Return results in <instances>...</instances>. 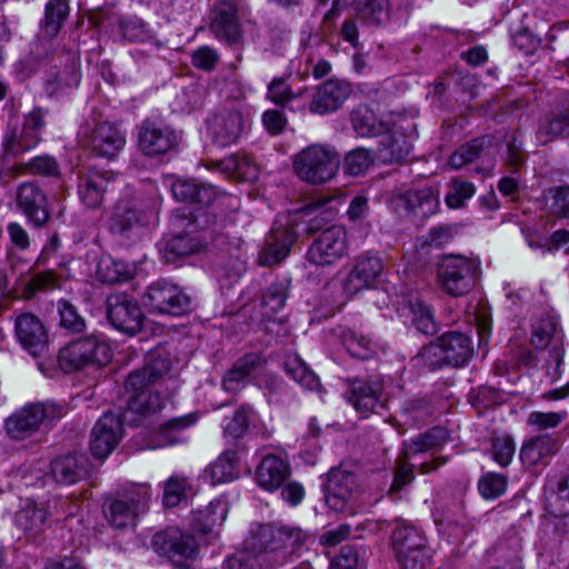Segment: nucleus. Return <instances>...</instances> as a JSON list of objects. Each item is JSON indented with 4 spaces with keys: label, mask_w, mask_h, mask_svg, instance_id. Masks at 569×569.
Masks as SVG:
<instances>
[{
    "label": "nucleus",
    "mask_w": 569,
    "mask_h": 569,
    "mask_svg": "<svg viewBox=\"0 0 569 569\" xmlns=\"http://www.w3.org/2000/svg\"><path fill=\"white\" fill-rule=\"evenodd\" d=\"M170 371V362L164 358L151 360L144 367L131 372L126 380V390L132 392L128 408L139 415L160 411L164 405L157 386L166 379Z\"/></svg>",
    "instance_id": "nucleus-1"
},
{
    "label": "nucleus",
    "mask_w": 569,
    "mask_h": 569,
    "mask_svg": "<svg viewBox=\"0 0 569 569\" xmlns=\"http://www.w3.org/2000/svg\"><path fill=\"white\" fill-rule=\"evenodd\" d=\"M480 274V261L462 254H443L437 264L440 288L452 297L470 292Z\"/></svg>",
    "instance_id": "nucleus-2"
},
{
    "label": "nucleus",
    "mask_w": 569,
    "mask_h": 569,
    "mask_svg": "<svg viewBox=\"0 0 569 569\" xmlns=\"http://www.w3.org/2000/svg\"><path fill=\"white\" fill-rule=\"evenodd\" d=\"M110 345L100 336L90 335L72 340L59 350L58 365L64 372L88 366L103 367L111 361Z\"/></svg>",
    "instance_id": "nucleus-3"
},
{
    "label": "nucleus",
    "mask_w": 569,
    "mask_h": 569,
    "mask_svg": "<svg viewBox=\"0 0 569 569\" xmlns=\"http://www.w3.org/2000/svg\"><path fill=\"white\" fill-rule=\"evenodd\" d=\"M340 158L338 152L328 146L312 144L293 158V171L300 180L321 184L331 180L338 172Z\"/></svg>",
    "instance_id": "nucleus-4"
},
{
    "label": "nucleus",
    "mask_w": 569,
    "mask_h": 569,
    "mask_svg": "<svg viewBox=\"0 0 569 569\" xmlns=\"http://www.w3.org/2000/svg\"><path fill=\"white\" fill-rule=\"evenodd\" d=\"M79 142L94 156L114 159L124 148L126 132L110 121L87 119L78 131Z\"/></svg>",
    "instance_id": "nucleus-5"
},
{
    "label": "nucleus",
    "mask_w": 569,
    "mask_h": 569,
    "mask_svg": "<svg viewBox=\"0 0 569 569\" xmlns=\"http://www.w3.org/2000/svg\"><path fill=\"white\" fill-rule=\"evenodd\" d=\"M64 413V407L54 401L28 403L6 420V430L11 438L22 440L37 432L41 426L61 419Z\"/></svg>",
    "instance_id": "nucleus-6"
},
{
    "label": "nucleus",
    "mask_w": 569,
    "mask_h": 569,
    "mask_svg": "<svg viewBox=\"0 0 569 569\" xmlns=\"http://www.w3.org/2000/svg\"><path fill=\"white\" fill-rule=\"evenodd\" d=\"M150 497L147 485H137L111 499L104 507L108 522L117 529L134 527L138 518L147 512Z\"/></svg>",
    "instance_id": "nucleus-7"
},
{
    "label": "nucleus",
    "mask_w": 569,
    "mask_h": 569,
    "mask_svg": "<svg viewBox=\"0 0 569 569\" xmlns=\"http://www.w3.org/2000/svg\"><path fill=\"white\" fill-rule=\"evenodd\" d=\"M146 303L154 313L180 317L192 310V299L179 286L158 280L148 287Z\"/></svg>",
    "instance_id": "nucleus-8"
},
{
    "label": "nucleus",
    "mask_w": 569,
    "mask_h": 569,
    "mask_svg": "<svg viewBox=\"0 0 569 569\" xmlns=\"http://www.w3.org/2000/svg\"><path fill=\"white\" fill-rule=\"evenodd\" d=\"M346 399L361 417L378 413L386 407L385 385L380 377L346 380Z\"/></svg>",
    "instance_id": "nucleus-9"
},
{
    "label": "nucleus",
    "mask_w": 569,
    "mask_h": 569,
    "mask_svg": "<svg viewBox=\"0 0 569 569\" xmlns=\"http://www.w3.org/2000/svg\"><path fill=\"white\" fill-rule=\"evenodd\" d=\"M439 197L431 188L408 190L392 194L388 200V208L400 219L410 217L427 218L437 212Z\"/></svg>",
    "instance_id": "nucleus-10"
},
{
    "label": "nucleus",
    "mask_w": 569,
    "mask_h": 569,
    "mask_svg": "<svg viewBox=\"0 0 569 569\" xmlns=\"http://www.w3.org/2000/svg\"><path fill=\"white\" fill-rule=\"evenodd\" d=\"M348 252V233L345 227L327 228L309 247L307 259L316 266H330Z\"/></svg>",
    "instance_id": "nucleus-11"
},
{
    "label": "nucleus",
    "mask_w": 569,
    "mask_h": 569,
    "mask_svg": "<svg viewBox=\"0 0 569 569\" xmlns=\"http://www.w3.org/2000/svg\"><path fill=\"white\" fill-rule=\"evenodd\" d=\"M180 137L171 127L146 119L138 127V147L148 157H159L174 150Z\"/></svg>",
    "instance_id": "nucleus-12"
},
{
    "label": "nucleus",
    "mask_w": 569,
    "mask_h": 569,
    "mask_svg": "<svg viewBox=\"0 0 569 569\" xmlns=\"http://www.w3.org/2000/svg\"><path fill=\"white\" fill-rule=\"evenodd\" d=\"M356 475L342 469H331L325 485L326 502L336 512L351 511L357 500Z\"/></svg>",
    "instance_id": "nucleus-13"
},
{
    "label": "nucleus",
    "mask_w": 569,
    "mask_h": 569,
    "mask_svg": "<svg viewBox=\"0 0 569 569\" xmlns=\"http://www.w3.org/2000/svg\"><path fill=\"white\" fill-rule=\"evenodd\" d=\"M151 543L159 556L166 557L170 561L194 559L198 553L194 537L177 527H169L157 532Z\"/></svg>",
    "instance_id": "nucleus-14"
},
{
    "label": "nucleus",
    "mask_w": 569,
    "mask_h": 569,
    "mask_svg": "<svg viewBox=\"0 0 569 569\" xmlns=\"http://www.w3.org/2000/svg\"><path fill=\"white\" fill-rule=\"evenodd\" d=\"M473 355L471 338L462 332L449 331L443 333L436 343L423 351V357L441 356V361L453 367L465 366Z\"/></svg>",
    "instance_id": "nucleus-15"
},
{
    "label": "nucleus",
    "mask_w": 569,
    "mask_h": 569,
    "mask_svg": "<svg viewBox=\"0 0 569 569\" xmlns=\"http://www.w3.org/2000/svg\"><path fill=\"white\" fill-rule=\"evenodd\" d=\"M108 319L119 331L136 335L142 328L143 313L134 299L119 293L108 298Z\"/></svg>",
    "instance_id": "nucleus-16"
},
{
    "label": "nucleus",
    "mask_w": 569,
    "mask_h": 569,
    "mask_svg": "<svg viewBox=\"0 0 569 569\" xmlns=\"http://www.w3.org/2000/svg\"><path fill=\"white\" fill-rule=\"evenodd\" d=\"M243 114L236 109H222L208 119V132L214 144L229 147L238 142L244 131Z\"/></svg>",
    "instance_id": "nucleus-17"
},
{
    "label": "nucleus",
    "mask_w": 569,
    "mask_h": 569,
    "mask_svg": "<svg viewBox=\"0 0 569 569\" xmlns=\"http://www.w3.org/2000/svg\"><path fill=\"white\" fill-rule=\"evenodd\" d=\"M122 437V422L118 415L107 412L91 431L90 451L98 459L107 458Z\"/></svg>",
    "instance_id": "nucleus-18"
},
{
    "label": "nucleus",
    "mask_w": 569,
    "mask_h": 569,
    "mask_svg": "<svg viewBox=\"0 0 569 569\" xmlns=\"http://www.w3.org/2000/svg\"><path fill=\"white\" fill-rule=\"evenodd\" d=\"M381 259L370 252L357 257L352 269L342 281V290L346 296L352 297L368 289L382 271Z\"/></svg>",
    "instance_id": "nucleus-19"
},
{
    "label": "nucleus",
    "mask_w": 569,
    "mask_h": 569,
    "mask_svg": "<svg viewBox=\"0 0 569 569\" xmlns=\"http://www.w3.org/2000/svg\"><path fill=\"white\" fill-rule=\"evenodd\" d=\"M16 202L18 209L33 226L41 227L48 221L47 196L36 182L20 183L16 191Z\"/></svg>",
    "instance_id": "nucleus-20"
},
{
    "label": "nucleus",
    "mask_w": 569,
    "mask_h": 569,
    "mask_svg": "<svg viewBox=\"0 0 569 569\" xmlns=\"http://www.w3.org/2000/svg\"><path fill=\"white\" fill-rule=\"evenodd\" d=\"M16 337L22 348L31 356L43 355L49 345V337L42 321L32 313H21L14 322Z\"/></svg>",
    "instance_id": "nucleus-21"
},
{
    "label": "nucleus",
    "mask_w": 569,
    "mask_h": 569,
    "mask_svg": "<svg viewBox=\"0 0 569 569\" xmlns=\"http://www.w3.org/2000/svg\"><path fill=\"white\" fill-rule=\"evenodd\" d=\"M351 93L349 83L330 79L316 88L309 103L313 114H327L337 111Z\"/></svg>",
    "instance_id": "nucleus-22"
},
{
    "label": "nucleus",
    "mask_w": 569,
    "mask_h": 569,
    "mask_svg": "<svg viewBox=\"0 0 569 569\" xmlns=\"http://www.w3.org/2000/svg\"><path fill=\"white\" fill-rule=\"evenodd\" d=\"M296 240L297 233L293 228L276 220L266 237L264 247L259 256L260 262L262 264H273L282 261L290 253Z\"/></svg>",
    "instance_id": "nucleus-23"
},
{
    "label": "nucleus",
    "mask_w": 569,
    "mask_h": 569,
    "mask_svg": "<svg viewBox=\"0 0 569 569\" xmlns=\"http://www.w3.org/2000/svg\"><path fill=\"white\" fill-rule=\"evenodd\" d=\"M291 475L289 461L281 456L266 455L256 469V481L266 491H276L281 488Z\"/></svg>",
    "instance_id": "nucleus-24"
},
{
    "label": "nucleus",
    "mask_w": 569,
    "mask_h": 569,
    "mask_svg": "<svg viewBox=\"0 0 569 569\" xmlns=\"http://www.w3.org/2000/svg\"><path fill=\"white\" fill-rule=\"evenodd\" d=\"M276 535L277 525L256 523L250 528L249 535L243 541V548L276 567L277 565L273 563L277 550Z\"/></svg>",
    "instance_id": "nucleus-25"
},
{
    "label": "nucleus",
    "mask_w": 569,
    "mask_h": 569,
    "mask_svg": "<svg viewBox=\"0 0 569 569\" xmlns=\"http://www.w3.org/2000/svg\"><path fill=\"white\" fill-rule=\"evenodd\" d=\"M14 523L29 540H38L41 535L50 527L43 503H37L28 500L16 512Z\"/></svg>",
    "instance_id": "nucleus-26"
},
{
    "label": "nucleus",
    "mask_w": 569,
    "mask_h": 569,
    "mask_svg": "<svg viewBox=\"0 0 569 569\" xmlns=\"http://www.w3.org/2000/svg\"><path fill=\"white\" fill-rule=\"evenodd\" d=\"M109 182L110 178L108 173L96 169H89L88 171L80 173L78 194L81 202L90 209L99 208L104 200Z\"/></svg>",
    "instance_id": "nucleus-27"
},
{
    "label": "nucleus",
    "mask_w": 569,
    "mask_h": 569,
    "mask_svg": "<svg viewBox=\"0 0 569 569\" xmlns=\"http://www.w3.org/2000/svg\"><path fill=\"white\" fill-rule=\"evenodd\" d=\"M217 38L236 42L239 38L238 7L232 0L218 2L210 26Z\"/></svg>",
    "instance_id": "nucleus-28"
},
{
    "label": "nucleus",
    "mask_w": 569,
    "mask_h": 569,
    "mask_svg": "<svg viewBox=\"0 0 569 569\" xmlns=\"http://www.w3.org/2000/svg\"><path fill=\"white\" fill-rule=\"evenodd\" d=\"M171 192L180 202L198 203L201 206L211 204L217 197V191L208 184H200L189 179H176L171 183Z\"/></svg>",
    "instance_id": "nucleus-29"
},
{
    "label": "nucleus",
    "mask_w": 569,
    "mask_h": 569,
    "mask_svg": "<svg viewBox=\"0 0 569 569\" xmlns=\"http://www.w3.org/2000/svg\"><path fill=\"white\" fill-rule=\"evenodd\" d=\"M307 539L308 535L300 528L277 526V550L273 563L281 566L289 561L305 546Z\"/></svg>",
    "instance_id": "nucleus-30"
},
{
    "label": "nucleus",
    "mask_w": 569,
    "mask_h": 569,
    "mask_svg": "<svg viewBox=\"0 0 569 569\" xmlns=\"http://www.w3.org/2000/svg\"><path fill=\"white\" fill-rule=\"evenodd\" d=\"M51 478L62 485H72L87 476V459L83 456H63L54 459L50 468Z\"/></svg>",
    "instance_id": "nucleus-31"
},
{
    "label": "nucleus",
    "mask_w": 569,
    "mask_h": 569,
    "mask_svg": "<svg viewBox=\"0 0 569 569\" xmlns=\"http://www.w3.org/2000/svg\"><path fill=\"white\" fill-rule=\"evenodd\" d=\"M203 247V237L189 231L183 234H176L167 240L160 253L166 262L172 263L180 257L199 252Z\"/></svg>",
    "instance_id": "nucleus-32"
},
{
    "label": "nucleus",
    "mask_w": 569,
    "mask_h": 569,
    "mask_svg": "<svg viewBox=\"0 0 569 569\" xmlns=\"http://www.w3.org/2000/svg\"><path fill=\"white\" fill-rule=\"evenodd\" d=\"M149 211L137 203L118 204L112 214L110 230L119 236L128 237L129 232L147 219Z\"/></svg>",
    "instance_id": "nucleus-33"
},
{
    "label": "nucleus",
    "mask_w": 569,
    "mask_h": 569,
    "mask_svg": "<svg viewBox=\"0 0 569 569\" xmlns=\"http://www.w3.org/2000/svg\"><path fill=\"white\" fill-rule=\"evenodd\" d=\"M197 420V415L190 413L161 423L149 448L157 449L180 442V432L194 425Z\"/></svg>",
    "instance_id": "nucleus-34"
},
{
    "label": "nucleus",
    "mask_w": 569,
    "mask_h": 569,
    "mask_svg": "<svg viewBox=\"0 0 569 569\" xmlns=\"http://www.w3.org/2000/svg\"><path fill=\"white\" fill-rule=\"evenodd\" d=\"M546 510L555 518L569 517V476L546 485Z\"/></svg>",
    "instance_id": "nucleus-35"
},
{
    "label": "nucleus",
    "mask_w": 569,
    "mask_h": 569,
    "mask_svg": "<svg viewBox=\"0 0 569 569\" xmlns=\"http://www.w3.org/2000/svg\"><path fill=\"white\" fill-rule=\"evenodd\" d=\"M558 450L557 439L551 435H540L527 443L520 450V459L525 465L537 466L546 458L553 456Z\"/></svg>",
    "instance_id": "nucleus-36"
},
{
    "label": "nucleus",
    "mask_w": 569,
    "mask_h": 569,
    "mask_svg": "<svg viewBox=\"0 0 569 569\" xmlns=\"http://www.w3.org/2000/svg\"><path fill=\"white\" fill-rule=\"evenodd\" d=\"M337 203L335 198L320 197L308 204L305 211L312 217L307 223V232L315 233L332 222L338 214Z\"/></svg>",
    "instance_id": "nucleus-37"
},
{
    "label": "nucleus",
    "mask_w": 569,
    "mask_h": 569,
    "mask_svg": "<svg viewBox=\"0 0 569 569\" xmlns=\"http://www.w3.org/2000/svg\"><path fill=\"white\" fill-rule=\"evenodd\" d=\"M44 110L36 107L26 116L21 136L16 144L11 147L13 153L24 152L39 143V132L44 126Z\"/></svg>",
    "instance_id": "nucleus-38"
},
{
    "label": "nucleus",
    "mask_w": 569,
    "mask_h": 569,
    "mask_svg": "<svg viewBox=\"0 0 569 569\" xmlns=\"http://www.w3.org/2000/svg\"><path fill=\"white\" fill-rule=\"evenodd\" d=\"M351 124L360 137L379 136L388 130V124L366 104H360L351 113Z\"/></svg>",
    "instance_id": "nucleus-39"
},
{
    "label": "nucleus",
    "mask_w": 569,
    "mask_h": 569,
    "mask_svg": "<svg viewBox=\"0 0 569 569\" xmlns=\"http://www.w3.org/2000/svg\"><path fill=\"white\" fill-rule=\"evenodd\" d=\"M203 477L209 480L211 485L234 480L238 477L237 453L231 450L221 453L204 469Z\"/></svg>",
    "instance_id": "nucleus-40"
},
{
    "label": "nucleus",
    "mask_w": 569,
    "mask_h": 569,
    "mask_svg": "<svg viewBox=\"0 0 569 569\" xmlns=\"http://www.w3.org/2000/svg\"><path fill=\"white\" fill-rule=\"evenodd\" d=\"M357 18L370 27L385 24L390 18L388 0H358L355 2Z\"/></svg>",
    "instance_id": "nucleus-41"
},
{
    "label": "nucleus",
    "mask_w": 569,
    "mask_h": 569,
    "mask_svg": "<svg viewBox=\"0 0 569 569\" xmlns=\"http://www.w3.org/2000/svg\"><path fill=\"white\" fill-rule=\"evenodd\" d=\"M96 276L99 281L113 284L129 280L132 270L122 260H116L111 256H102L97 263Z\"/></svg>",
    "instance_id": "nucleus-42"
},
{
    "label": "nucleus",
    "mask_w": 569,
    "mask_h": 569,
    "mask_svg": "<svg viewBox=\"0 0 569 569\" xmlns=\"http://www.w3.org/2000/svg\"><path fill=\"white\" fill-rule=\"evenodd\" d=\"M410 321L416 329L425 335H435L438 325L435 320L432 308L420 298L410 300L406 307Z\"/></svg>",
    "instance_id": "nucleus-43"
},
{
    "label": "nucleus",
    "mask_w": 569,
    "mask_h": 569,
    "mask_svg": "<svg viewBox=\"0 0 569 569\" xmlns=\"http://www.w3.org/2000/svg\"><path fill=\"white\" fill-rule=\"evenodd\" d=\"M70 7L68 0H49L44 7V16L40 22L42 31L54 37L59 33L64 21L69 17Z\"/></svg>",
    "instance_id": "nucleus-44"
},
{
    "label": "nucleus",
    "mask_w": 569,
    "mask_h": 569,
    "mask_svg": "<svg viewBox=\"0 0 569 569\" xmlns=\"http://www.w3.org/2000/svg\"><path fill=\"white\" fill-rule=\"evenodd\" d=\"M392 546L396 557H399L427 546V540L417 528L401 525L392 532Z\"/></svg>",
    "instance_id": "nucleus-45"
},
{
    "label": "nucleus",
    "mask_w": 569,
    "mask_h": 569,
    "mask_svg": "<svg viewBox=\"0 0 569 569\" xmlns=\"http://www.w3.org/2000/svg\"><path fill=\"white\" fill-rule=\"evenodd\" d=\"M569 134V111H559L547 116L539 124L537 139L547 143L556 138Z\"/></svg>",
    "instance_id": "nucleus-46"
},
{
    "label": "nucleus",
    "mask_w": 569,
    "mask_h": 569,
    "mask_svg": "<svg viewBox=\"0 0 569 569\" xmlns=\"http://www.w3.org/2000/svg\"><path fill=\"white\" fill-rule=\"evenodd\" d=\"M412 146L402 134H391L380 141L379 158L383 162H400L411 152Z\"/></svg>",
    "instance_id": "nucleus-47"
},
{
    "label": "nucleus",
    "mask_w": 569,
    "mask_h": 569,
    "mask_svg": "<svg viewBox=\"0 0 569 569\" xmlns=\"http://www.w3.org/2000/svg\"><path fill=\"white\" fill-rule=\"evenodd\" d=\"M226 516V505L221 501H212L204 509L197 511L193 527L198 531L209 533L224 521Z\"/></svg>",
    "instance_id": "nucleus-48"
},
{
    "label": "nucleus",
    "mask_w": 569,
    "mask_h": 569,
    "mask_svg": "<svg viewBox=\"0 0 569 569\" xmlns=\"http://www.w3.org/2000/svg\"><path fill=\"white\" fill-rule=\"evenodd\" d=\"M80 73L74 63L66 64L61 69H52L46 80V90L49 94H54L66 88L78 86Z\"/></svg>",
    "instance_id": "nucleus-49"
},
{
    "label": "nucleus",
    "mask_w": 569,
    "mask_h": 569,
    "mask_svg": "<svg viewBox=\"0 0 569 569\" xmlns=\"http://www.w3.org/2000/svg\"><path fill=\"white\" fill-rule=\"evenodd\" d=\"M491 146V139L489 137H479L471 141L462 144L449 159V163L452 168L459 169L481 154L482 151Z\"/></svg>",
    "instance_id": "nucleus-50"
},
{
    "label": "nucleus",
    "mask_w": 569,
    "mask_h": 569,
    "mask_svg": "<svg viewBox=\"0 0 569 569\" xmlns=\"http://www.w3.org/2000/svg\"><path fill=\"white\" fill-rule=\"evenodd\" d=\"M288 281L278 280L272 282L262 295V312L266 317L279 312L288 298Z\"/></svg>",
    "instance_id": "nucleus-51"
},
{
    "label": "nucleus",
    "mask_w": 569,
    "mask_h": 569,
    "mask_svg": "<svg viewBox=\"0 0 569 569\" xmlns=\"http://www.w3.org/2000/svg\"><path fill=\"white\" fill-rule=\"evenodd\" d=\"M286 372L299 385L309 390L319 387V379L298 356H289L284 361Z\"/></svg>",
    "instance_id": "nucleus-52"
},
{
    "label": "nucleus",
    "mask_w": 569,
    "mask_h": 569,
    "mask_svg": "<svg viewBox=\"0 0 569 569\" xmlns=\"http://www.w3.org/2000/svg\"><path fill=\"white\" fill-rule=\"evenodd\" d=\"M561 341V337L557 335V321L552 317L541 318L532 325L531 343L537 349H545Z\"/></svg>",
    "instance_id": "nucleus-53"
},
{
    "label": "nucleus",
    "mask_w": 569,
    "mask_h": 569,
    "mask_svg": "<svg viewBox=\"0 0 569 569\" xmlns=\"http://www.w3.org/2000/svg\"><path fill=\"white\" fill-rule=\"evenodd\" d=\"M43 507L50 525L77 516L80 508L78 501L58 497L43 502Z\"/></svg>",
    "instance_id": "nucleus-54"
},
{
    "label": "nucleus",
    "mask_w": 569,
    "mask_h": 569,
    "mask_svg": "<svg viewBox=\"0 0 569 569\" xmlns=\"http://www.w3.org/2000/svg\"><path fill=\"white\" fill-rule=\"evenodd\" d=\"M224 569H273L272 563H268L262 558L242 548L230 555L223 562Z\"/></svg>",
    "instance_id": "nucleus-55"
},
{
    "label": "nucleus",
    "mask_w": 569,
    "mask_h": 569,
    "mask_svg": "<svg viewBox=\"0 0 569 569\" xmlns=\"http://www.w3.org/2000/svg\"><path fill=\"white\" fill-rule=\"evenodd\" d=\"M546 200L552 216L569 219V186L550 188L546 193Z\"/></svg>",
    "instance_id": "nucleus-56"
},
{
    "label": "nucleus",
    "mask_w": 569,
    "mask_h": 569,
    "mask_svg": "<svg viewBox=\"0 0 569 569\" xmlns=\"http://www.w3.org/2000/svg\"><path fill=\"white\" fill-rule=\"evenodd\" d=\"M343 345L348 353L358 359H369L373 355L372 341L356 331H347L343 333Z\"/></svg>",
    "instance_id": "nucleus-57"
},
{
    "label": "nucleus",
    "mask_w": 569,
    "mask_h": 569,
    "mask_svg": "<svg viewBox=\"0 0 569 569\" xmlns=\"http://www.w3.org/2000/svg\"><path fill=\"white\" fill-rule=\"evenodd\" d=\"M447 440V430L440 427H436L412 439L410 451L412 453H420L428 450H433L441 447Z\"/></svg>",
    "instance_id": "nucleus-58"
},
{
    "label": "nucleus",
    "mask_w": 569,
    "mask_h": 569,
    "mask_svg": "<svg viewBox=\"0 0 569 569\" xmlns=\"http://www.w3.org/2000/svg\"><path fill=\"white\" fill-rule=\"evenodd\" d=\"M375 161L373 153L365 148H357L350 151L345 158V172L350 176L365 173Z\"/></svg>",
    "instance_id": "nucleus-59"
},
{
    "label": "nucleus",
    "mask_w": 569,
    "mask_h": 569,
    "mask_svg": "<svg viewBox=\"0 0 569 569\" xmlns=\"http://www.w3.org/2000/svg\"><path fill=\"white\" fill-rule=\"evenodd\" d=\"M57 309L60 326L71 333L82 332L86 328L84 319L78 313L77 308L67 300H59Z\"/></svg>",
    "instance_id": "nucleus-60"
},
{
    "label": "nucleus",
    "mask_w": 569,
    "mask_h": 569,
    "mask_svg": "<svg viewBox=\"0 0 569 569\" xmlns=\"http://www.w3.org/2000/svg\"><path fill=\"white\" fill-rule=\"evenodd\" d=\"M224 169L234 171L239 177L248 181H253L259 176L257 164L247 154H231L224 160Z\"/></svg>",
    "instance_id": "nucleus-61"
},
{
    "label": "nucleus",
    "mask_w": 569,
    "mask_h": 569,
    "mask_svg": "<svg viewBox=\"0 0 569 569\" xmlns=\"http://www.w3.org/2000/svg\"><path fill=\"white\" fill-rule=\"evenodd\" d=\"M190 487L187 478L178 475L171 476L163 488V503L167 507H176L186 497V492Z\"/></svg>",
    "instance_id": "nucleus-62"
},
{
    "label": "nucleus",
    "mask_w": 569,
    "mask_h": 569,
    "mask_svg": "<svg viewBox=\"0 0 569 569\" xmlns=\"http://www.w3.org/2000/svg\"><path fill=\"white\" fill-rule=\"evenodd\" d=\"M252 413L253 410L250 406H240L231 419L224 423V433L233 439L241 438L249 427Z\"/></svg>",
    "instance_id": "nucleus-63"
},
{
    "label": "nucleus",
    "mask_w": 569,
    "mask_h": 569,
    "mask_svg": "<svg viewBox=\"0 0 569 569\" xmlns=\"http://www.w3.org/2000/svg\"><path fill=\"white\" fill-rule=\"evenodd\" d=\"M365 551L351 545L340 549L339 555L332 559L329 569H358L363 562Z\"/></svg>",
    "instance_id": "nucleus-64"
}]
</instances>
